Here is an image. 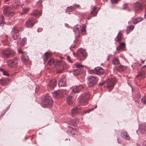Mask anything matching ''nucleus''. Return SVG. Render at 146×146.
I'll return each mask as SVG.
<instances>
[{
  "instance_id": "nucleus-1",
  "label": "nucleus",
  "mask_w": 146,
  "mask_h": 146,
  "mask_svg": "<svg viewBox=\"0 0 146 146\" xmlns=\"http://www.w3.org/2000/svg\"><path fill=\"white\" fill-rule=\"evenodd\" d=\"M47 64L49 65H54V66H59L58 68L60 69L58 70V72H61L62 70H64L66 67L65 63L63 62L56 61L52 58L50 59L47 63Z\"/></svg>"
},
{
  "instance_id": "nucleus-2",
  "label": "nucleus",
  "mask_w": 146,
  "mask_h": 146,
  "mask_svg": "<svg viewBox=\"0 0 146 146\" xmlns=\"http://www.w3.org/2000/svg\"><path fill=\"white\" fill-rule=\"evenodd\" d=\"M90 94L89 92H87L82 94L78 102L79 105L82 106L86 105L88 103V100L90 98Z\"/></svg>"
},
{
  "instance_id": "nucleus-3",
  "label": "nucleus",
  "mask_w": 146,
  "mask_h": 146,
  "mask_svg": "<svg viewBox=\"0 0 146 146\" xmlns=\"http://www.w3.org/2000/svg\"><path fill=\"white\" fill-rule=\"evenodd\" d=\"M53 104V101L51 97L48 95H46L42 101V105L44 108L50 107Z\"/></svg>"
},
{
  "instance_id": "nucleus-4",
  "label": "nucleus",
  "mask_w": 146,
  "mask_h": 146,
  "mask_svg": "<svg viewBox=\"0 0 146 146\" xmlns=\"http://www.w3.org/2000/svg\"><path fill=\"white\" fill-rule=\"evenodd\" d=\"M116 82V80L114 78L108 79L106 82H103L100 84L99 85L101 86L103 85L105 83H106L107 87L109 91L110 92L113 88Z\"/></svg>"
},
{
  "instance_id": "nucleus-5",
  "label": "nucleus",
  "mask_w": 146,
  "mask_h": 146,
  "mask_svg": "<svg viewBox=\"0 0 146 146\" xmlns=\"http://www.w3.org/2000/svg\"><path fill=\"white\" fill-rule=\"evenodd\" d=\"M23 30V27H14L13 31L11 32L12 34L11 38L13 39L14 40H16L17 38L19 35V32L20 31Z\"/></svg>"
},
{
  "instance_id": "nucleus-6",
  "label": "nucleus",
  "mask_w": 146,
  "mask_h": 146,
  "mask_svg": "<svg viewBox=\"0 0 146 146\" xmlns=\"http://www.w3.org/2000/svg\"><path fill=\"white\" fill-rule=\"evenodd\" d=\"M78 58L81 61L84 60L87 56L85 51L82 48H80L77 51Z\"/></svg>"
},
{
  "instance_id": "nucleus-7",
  "label": "nucleus",
  "mask_w": 146,
  "mask_h": 146,
  "mask_svg": "<svg viewBox=\"0 0 146 146\" xmlns=\"http://www.w3.org/2000/svg\"><path fill=\"white\" fill-rule=\"evenodd\" d=\"M15 54V51L9 48L5 49L3 52V54L6 58H10L14 56Z\"/></svg>"
},
{
  "instance_id": "nucleus-8",
  "label": "nucleus",
  "mask_w": 146,
  "mask_h": 146,
  "mask_svg": "<svg viewBox=\"0 0 146 146\" xmlns=\"http://www.w3.org/2000/svg\"><path fill=\"white\" fill-rule=\"evenodd\" d=\"M68 92L65 90H59L52 93L53 97L55 98L61 97L63 94L66 95Z\"/></svg>"
},
{
  "instance_id": "nucleus-9",
  "label": "nucleus",
  "mask_w": 146,
  "mask_h": 146,
  "mask_svg": "<svg viewBox=\"0 0 146 146\" xmlns=\"http://www.w3.org/2000/svg\"><path fill=\"white\" fill-rule=\"evenodd\" d=\"M85 26H83L82 28H81L80 25H77L74 27L73 30L74 32L79 33L81 32L82 35H83L85 34Z\"/></svg>"
},
{
  "instance_id": "nucleus-10",
  "label": "nucleus",
  "mask_w": 146,
  "mask_h": 146,
  "mask_svg": "<svg viewBox=\"0 0 146 146\" xmlns=\"http://www.w3.org/2000/svg\"><path fill=\"white\" fill-rule=\"evenodd\" d=\"M18 61V59L17 57L8 60L7 61V65L9 67H11L13 65L16 66Z\"/></svg>"
},
{
  "instance_id": "nucleus-11",
  "label": "nucleus",
  "mask_w": 146,
  "mask_h": 146,
  "mask_svg": "<svg viewBox=\"0 0 146 146\" xmlns=\"http://www.w3.org/2000/svg\"><path fill=\"white\" fill-rule=\"evenodd\" d=\"M3 13L5 16L9 17L13 15L14 13L12 11V8L9 7H5L3 10Z\"/></svg>"
},
{
  "instance_id": "nucleus-12",
  "label": "nucleus",
  "mask_w": 146,
  "mask_h": 146,
  "mask_svg": "<svg viewBox=\"0 0 146 146\" xmlns=\"http://www.w3.org/2000/svg\"><path fill=\"white\" fill-rule=\"evenodd\" d=\"M88 79L89 82L88 84V86L89 87H91L94 86L97 81L96 78L95 77L93 76L89 77Z\"/></svg>"
},
{
  "instance_id": "nucleus-13",
  "label": "nucleus",
  "mask_w": 146,
  "mask_h": 146,
  "mask_svg": "<svg viewBox=\"0 0 146 146\" xmlns=\"http://www.w3.org/2000/svg\"><path fill=\"white\" fill-rule=\"evenodd\" d=\"M57 84V81L55 79H53L50 80L48 86V88L50 90L54 88Z\"/></svg>"
},
{
  "instance_id": "nucleus-14",
  "label": "nucleus",
  "mask_w": 146,
  "mask_h": 146,
  "mask_svg": "<svg viewBox=\"0 0 146 146\" xmlns=\"http://www.w3.org/2000/svg\"><path fill=\"white\" fill-rule=\"evenodd\" d=\"M80 108L77 107H74L71 110L72 115L73 117L74 116L79 113L80 112Z\"/></svg>"
},
{
  "instance_id": "nucleus-15",
  "label": "nucleus",
  "mask_w": 146,
  "mask_h": 146,
  "mask_svg": "<svg viewBox=\"0 0 146 146\" xmlns=\"http://www.w3.org/2000/svg\"><path fill=\"white\" fill-rule=\"evenodd\" d=\"M139 130L141 133H146V124L145 123L141 124L139 126Z\"/></svg>"
},
{
  "instance_id": "nucleus-16",
  "label": "nucleus",
  "mask_w": 146,
  "mask_h": 146,
  "mask_svg": "<svg viewBox=\"0 0 146 146\" xmlns=\"http://www.w3.org/2000/svg\"><path fill=\"white\" fill-rule=\"evenodd\" d=\"M95 74L97 75H101L103 74L104 73V70L101 67H97L94 68Z\"/></svg>"
},
{
  "instance_id": "nucleus-17",
  "label": "nucleus",
  "mask_w": 146,
  "mask_h": 146,
  "mask_svg": "<svg viewBox=\"0 0 146 146\" xmlns=\"http://www.w3.org/2000/svg\"><path fill=\"white\" fill-rule=\"evenodd\" d=\"M84 87L82 85L76 86L72 90V92L75 93H78L83 89Z\"/></svg>"
},
{
  "instance_id": "nucleus-18",
  "label": "nucleus",
  "mask_w": 146,
  "mask_h": 146,
  "mask_svg": "<svg viewBox=\"0 0 146 146\" xmlns=\"http://www.w3.org/2000/svg\"><path fill=\"white\" fill-rule=\"evenodd\" d=\"M145 71L141 70L139 72L138 75L137 76V78L139 80L144 79L145 77Z\"/></svg>"
},
{
  "instance_id": "nucleus-19",
  "label": "nucleus",
  "mask_w": 146,
  "mask_h": 146,
  "mask_svg": "<svg viewBox=\"0 0 146 146\" xmlns=\"http://www.w3.org/2000/svg\"><path fill=\"white\" fill-rule=\"evenodd\" d=\"M35 23V22L33 19H30L26 22V26L27 27H31L33 26Z\"/></svg>"
},
{
  "instance_id": "nucleus-20",
  "label": "nucleus",
  "mask_w": 146,
  "mask_h": 146,
  "mask_svg": "<svg viewBox=\"0 0 146 146\" xmlns=\"http://www.w3.org/2000/svg\"><path fill=\"white\" fill-rule=\"evenodd\" d=\"M66 78L64 77L62 79L60 80L58 83L59 86H65L66 85Z\"/></svg>"
},
{
  "instance_id": "nucleus-21",
  "label": "nucleus",
  "mask_w": 146,
  "mask_h": 146,
  "mask_svg": "<svg viewBox=\"0 0 146 146\" xmlns=\"http://www.w3.org/2000/svg\"><path fill=\"white\" fill-rule=\"evenodd\" d=\"M121 136L126 140H129L130 139V137L128 133L125 131H122L121 134Z\"/></svg>"
},
{
  "instance_id": "nucleus-22",
  "label": "nucleus",
  "mask_w": 146,
  "mask_h": 146,
  "mask_svg": "<svg viewBox=\"0 0 146 146\" xmlns=\"http://www.w3.org/2000/svg\"><path fill=\"white\" fill-rule=\"evenodd\" d=\"M79 122V119H75L71 120L69 122V123L72 125L74 126H76L77 123Z\"/></svg>"
},
{
  "instance_id": "nucleus-23",
  "label": "nucleus",
  "mask_w": 146,
  "mask_h": 146,
  "mask_svg": "<svg viewBox=\"0 0 146 146\" xmlns=\"http://www.w3.org/2000/svg\"><path fill=\"white\" fill-rule=\"evenodd\" d=\"M134 8L136 11L141 10L142 8V6L139 3H138L135 4Z\"/></svg>"
},
{
  "instance_id": "nucleus-24",
  "label": "nucleus",
  "mask_w": 146,
  "mask_h": 146,
  "mask_svg": "<svg viewBox=\"0 0 146 146\" xmlns=\"http://www.w3.org/2000/svg\"><path fill=\"white\" fill-rule=\"evenodd\" d=\"M84 71L83 70L81 69L75 70L73 74L75 76H78L83 73Z\"/></svg>"
},
{
  "instance_id": "nucleus-25",
  "label": "nucleus",
  "mask_w": 146,
  "mask_h": 146,
  "mask_svg": "<svg viewBox=\"0 0 146 146\" xmlns=\"http://www.w3.org/2000/svg\"><path fill=\"white\" fill-rule=\"evenodd\" d=\"M125 46V44L124 43H120V45L117 48L118 50H124Z\"/></svg>"
},
{
  "instance_id": "nucleus-26",
  "label": "nucleus",
  "mask_w": 146,
  "mask_h": 146,
  "mask_svg": "<svg viewBox=\"0 0 146 146\" xmlns=\"http://www.w3.org/2000/svg\"><path fill=\"white\" fill-rule=\"evenodd\" d=\"M51 55V54L50 53L48 52H45L44 56V62H46Z\"/></svg>"
},
{
  "instance_id": "nucleus-27",
  "label": "nucleus",
  "mask_w": 146,
  "mask_h": 146,
  "mask_svg": "<svg viewBox=\"0 0 146 146\" xmlns=\"http://www.w3.org/2000/svg\"><path fill=\"white\" fill-rule=\"evenodd\" d=\"M42 13L40 11L34 10L33 11V15L37 18L39 17L41 15Z\"/></svg>"
},
{
  "instance_id": "nucleus-28",
  "label": "nucleus",
  "mask_w": 146,
  "mask_h": 146,
  "mask_svg": "<svg viewBox=\"0 0 146 146\" xmlns=\"http://www.w3.org/2000/svg\"><path fill=\"white\" fill-rule=\"evenodd\" d=\"M25 55L23 54L21 57V60L23 62H26L28 60V57Z\"/></svg>"
},
{
  "instance_id": "nucleus-29",
  "label": "nucleus",
  "mask_w": 146,
  "mask_h": 146,
  "mask_svg": "<svg viewBox=\"0 0 146 146\" xmlns=\"http://www.w3.org/2000/svg\"><path fill=\"white\" fill-rule=\"evenodd\" d=\"M21 5V3L20 1H17L16 2L13 3V7L15 9H16L18 7Z\"/></svg>"
},
{
  "instance_id": "nucleus-30",
  "label": "nucleus",
  "mask_w": 146,
  "mask_h": 146,
  "mask_svg": "<svg viewBox=\"0 0 146 146\" xmlns=\"http://www.w3.org/2000/svg\"><path fill=\"white\" fill-rule=\"evenodd\" d=\"M143 20L142 18H138L133 19V23L134 24H137L141 21Z\"/></svg>"
},
{
  "instance_id": "nucleus-31",
  "label": "nucleus",
  "mask_w": 146,
  "mask_h": 146,
  "mask_svg": "<svg viewBox=\"0 0 146 146\" xmlns=\"http://www.w3.org/2000/svg\"><path fill=\"white\" fill-rule=\"evenodd\" d=\"M123 37L122 36V34L121 33H119L117 36V42H119L120 41H121Z\"/></svg>"
},
{
  "instance_id": "nucleus-32",
  "label": "nucleus",
  "mask_w": 146,
  "mask_h": 146,
  "mask_svg": "<svg viewBox=\"0 0 146 146\" xmlns=\"http://www.w3.org/2000/svg\"><path fill=\"white\" fill-rule=\"evenodd\" d=\"M125 69H126V67L122 66H120L117 68V70L120 72L123 71Z\"/></svg>"
},
{
  "instance_id": "nucleus-33",
  "label": "nucleus",
  "mask_w": 146,
  "mask_h": 146,
  "mask_svg": "<svg viewBox=\"0 0 146 146\" xmlns=\"http://www.w3.org/2000/svg\"><path fill=\"white\" fill-rule=\"evenodd\" d=\"M97 12L96 8V7H94L91 12V15L93 16H95L97 15Z\"/></svg>"
},
{
  "instance_id": "nucleus-34",
  "label": "nucleus",
  "mask_w": 146,
  "mask_h": 146,
  "mask_svg": "<svg viewBox=\"0 0 146 146\" xmlns=\"http://www.w3.org/2000/svg\"><path fill=\"white\" fill-rule=\"evenodd\" d=\"M72 96H69L67 98V102L69 105L71 104L72 103Z\"/></svg>"
},
{
  "instance_id": "nucleus-35",
  "label": "nucleus",
  "mask_w": 146,
  "mask_h": 146,
  "mask_svg": "<svg viewBox=\"0 0 146 146\" xmlns=\"http://www.w3.org/2000/svg\"><path fill=\"white\" fill-rule=\"evenodd\" d=\"M4 17L3 15L0 16V25L2 26L3 25L4 22Z\"/></svg>"
},
{
  "instance_id": "nucleus-36",
  "label": "nucleus",
  "mask_w": 146,
  "mask_h": 146,
  "mask_svg": "<svg viewBox=\"0 0 146 146\" xmlns=\"http://www.w3.org/2000/svg\"><path fill=\"white\" fill-rule=\"evenodd\" d=\"M27 38H23L21 42L20 43L21 46H23L25 45L26 43Z\"/></svg>"
},
{
  "instance_id": "nucleus-37",
  "label": "nucleus",
  "mask_w": 146,
  "mask_h": 146,
  "mask_svg": "<svg viewBox=\"0 0 146 146\" xmlns=\"http://www.w3.org/2000/svg\"><path fill=\"white\" fill-rule=\"evenodd\" d=\"M29 8H25L22 9V11L21 12V14H24L26 13L29 10Z\"/></svg>"
},
{
  "instance_id": "nucleus-38",
  "label": "nucleus",
  "mask_w": 146,
  "mask_h": 146,
  "mask_svg": "<svg viewBox=\"0 0 146 146\" xmlns=\"http://www.w3.org/2000/svg\"><path fill=\"white\" fill-rule=\"evenodd\" d=\"M0 84L2 86H6L7 84V81L4 80L2 79L0 80Z\"/></svg>"
},
{
  "instance_id": "nucleus-39",
  "label": "nucleus",
  "mask_w": 146,
  "mask_h": 146,
  "mask_svg": "<svg viewBox=\"0 0 146 146\" xmlns=\"http://www.w3.org/2000/svg\"><path fill=\"white\" fill-rule=\"evenodd\" d=\"M134 28V26L133 25L129 26L127 28V33H128L129 32V31H128V30L131 31Z\"/></svg>"
},
{
  "instance_id": "nucleus-40",
  "label": "nucleus",
  "mask_w": 146,
  "mask_h": 146,
  "mask_svg": "<svg viewBox=\"0 0 146 146\" xmlns=\"http://www.w3.org/2000/svg\"><path fill=\"white\" fill-rule=\"evenodd\" d=\"M97 107V106L96 105L95 106V108H96ZM95 108H92L90 109H88L87 110H85L84 111V113H89L90 111H93Z\"/></svg>"
},
{
  "instance_id": "nucleus-41",
  "label": "nucleus",
  "mask_w": 146,
  "mask_h": 146,
  "mask_svg": "<svg viewBox=\"0 0 146 146\" xmlns=\"http://www.w3.org/2000/svg\"><path fill=\"white\" fill-rule=\"evenodd\" d=\"M113 63L115 64H117L119 63V61L118 58H114L113 61Z\"/></svg>"
},
{
  "instance_id": "nucleus-42",
  "label": "nucleus",
  "mask_w": 146,
  "mask_h": 146,
  "mask_svg": "<svg viewBox=\"0 0 146 146\" xmlns=\"http://www.w3.org/2000/svg\"><path fill=\"white\" fill-rule=\"evenodd\" d=\"M75 66L78 68H83L84 67V66L78 63H76L74 64Z\"/></svg>"
},
{
  "instance_id": "nucleus-43",
  "label": "nucleus",
  "mask_w": 146,
  "mask_h": 146,
  "mask_svg": "<svg viewBox=\"0 0 146 146\" xmlns=\"http://www.w3.org/2000/svg\"><path fill=\"white\" fill-rule=\"evenodd\" d=\"M18 52L19 53L22 54V55L23 54H26L25 52L23 51L20 48L18 49Z\"/></svg>"
},
{
  "instance_id": "nucleus-44",
  "label": "nucleus",
  "mask_w": 146,
  "mask_h": 146,
  "mask_svg": "<svg viewBox=\"0 0 146 146\" xmlns=\"http://www.w3.org/2000/svg\"><path fill=\"white\" fill-rule=\"evenodd\" d=\"M141 102L145 104H146V96L143 97L141 100Z\"/></svg>"
},
{
  "instance_id": "nucleus-45",
  "label": "nucleus",
  "mask_w": 146,
  "mask_h": 146,
  "mask_svg": "<svg viewBox=\"0 0 146 146\" xmlns=\"http://www.w3.org/2000/svg\"><path fill=\"white\" fill-rule=\"evenodd\" d=\"M74 7L72 6H70L69 7H68L67 8V10L69 11V12H70L72 10L74 9Z\"/></svg>"
},
{
  "instance_id": "nucleus-46",
  "label": "nucleus",
  "mask_w": 146,
  "mask_h": 146,
  "mask_svg": "<svg viewBox=\"0 0 146 146\" xmlns=\"http://www.w3.org/2000/svg\"><path fill=\"white\" fill-rule=\"evenodd\" d=\"M111 2L112 3H117L120 0H111Z\"/></svg>"
},
{
  "instance_id": "nucleus-47",
  "label": "nucleus",
  "mask_w": 146,
  "mask_h": 146,
  "mask_svg": "<svg viewBox=\"0 0 146 146\" xmlns=\"http://www.w3.org/2000/svg\"><path fill=\"white\" fill-rule=\"evenodd\" d=\"M78 132V131L75 130L74 129H73V130H72L71 133L73 135H76V134H77Z\"/></svg>"
},
{
  "instance_id": "nucleus-48",
  "label": "nucleus",
  "mask_w": 146,
  "mask_h": 146,
  "mask_svg": "<svg viewBox=\"0 0 146 146\" xmlns=\"http://www.w3.org/2000/svg\"><path fill=\"white\" fill-rule=\"evenodd\" d=\"M89 72L90 74H95V70H89Z\"/></svg>"
},
{
  "instance_id": "nucleus-49",
  "label": "nucleus",
  "mask_w": 146,
  "mask_h": 146,
  "mask_svg": "<svg viewBox=\"0 0 146 146\" xmlns=\"http://www.w3.org/2000/svg\"><path fill=\"white\" fill-rule=\"evenodd\" d=\"M3 74L4 75H5L6 76H8L9 75V74H8V73L5 70L3 71Z\"/></svg>"
},
{
  "instance_id": "nucleus-50",
  "label": "nucleus",
  "mask_w": 146,
  "mask_h": 146,
  "mask_svg": "<svg viewBox=\"0 0 146 146\" xmlns=\"http://www.w3.org/2000/svg\"><path fill=\"white\" fill-rule=\"evenodd\" d=\"M67 60L70 62L72 63V60H71L70 57L69 56H67Z\"/></svg>"
},
{
  "instance_id": "nucleus-51",
  "label": "nucleus",
  "mask_w": 146,
  "mask_h": 146,
  "mask_svg": "<svg viewBox=\"0 0 146 146\" xmlns=\"http://www.w3.org/2000/svg\"><path fill=\"white\" fill-rule=\"evenodd\" d=\"M140 94H136L135 97V98H137V99H139L140 98Z\"/></svg>"
},
{
  "instance_id": "nucleus-52",
  "label": "nucleus",
  "mask_w": 146,
  "mask_h": 146,
  "mask_svg": "<svg viewBox=\"0 0 146 146\" xmlns=\"http://www.w3.org/2000/svg\"><path fill=\"white\" fill-rule=\"evenodd\" d=\"M123 9H125L128 7V4H127L125 3L123 5Z\"/></svg>"
},
{
  "instance_id": "nucleus-53",
  "label": "nucleus",
  "mask_w": 146,
  "mask_h": 146,
  "mask_svg": "<svg viewBox=\"0 0 146 146\" xmlns=\"http://www.w3.org/2000/svg\"><path fill=\"white\" fill-rule=\"evenodd\" d=\"M5 70H3V69L1 68H0V71L1 72L3 73V71H4Z\"/></svg>"
},
{
  "instance_id": "nucleus-54",
  "label": "nucleus",
  "mask_w": 146,
  "mask_h": 146,
  "mask_svg": "<svg viewBox=\"0 0 146 146\" xmlns=\"http://www.w3.org/2000/svg\"><path fill=\"white\" fill-rule=\"evenodd\" d=\"M74 6L76 7H79L80 5H74Z\"/></svg>"
},
{
  "instance_id": "nucleus-55",
  "label": "nucleus",
  "mask_w": 146,
  "mask_h": 146,
  "mask_svg": "<svg viewBox=\"0 0 146 146\" xmlns=\"http://www.w3.org/2000/svg\"><path fill=\"white\" fill-rule=\"evenodd\" d=\"M30 0H27V2L28 3H31V1H30Z\"/></svg>"
},
{
  "instance_id": "nucleus-56",
  "label": "nucleus",
  "mask_w": 146,
  "mask_h": 146,
  "mask_svg": "<svg viewBox=\"0 0 146 146\" xmlns=\"http://www.w3.org/2000/svg\"><path fill=\"white\" fill-rule=\"evenodd\" d=\"M144 62H145L144 61H143V60H141V63H142V64L144 63Z\"/></svg>"
},
{
  "instance_id": "nucleus-57",
  "label": "nucleus",
  "mask_w": 146,
  "mask_h": 146,
  "mask_svg": "<svg viewBox=\"0 0 146 146\" xmlns=\"http://www.w3.org/2000/svg\"><path fill=\"white\" fill-rule=\"evenodd\" d=\"M146 67V64L144 66H143L142 68H145Z\"/></svg>"
},
{
  "instance_id": "nucleus-58",
  "label": "nucleus",
  "mask_w": 146,
  "mask_h": 146,
  "mask_svg": "<svg viewBox=\"0 0 146 146\" xmlns=\"http://www.w3.org/2000/svg\"><path fill=\"white\" fill-rule=\"evenodd\" d=\"M91 17H90V18H88V19H90V18H91Z\"/></svg>"
},
{
  "instance_id": "nucleus-59",
  "label": "nucleus",
  "mask_w": 146,
  "mask_h": 146,
  "mask_svg": "<svg viewBox=\"0 0 146 146\" xmlns=\"http://www.w3.org/2000/svg\"><path fill=\"white\" fill-rule=\"evenodd\" d=\"M35 92H37V91H36V90H35Z\"/></svg>"
},
{
  "instance_id": "nucleus-60",
  "label": "nucleus",
  "mask_w": 146,
  "mask_h": 146,
  "mask_svg": "<svg viewBox=\"0 0 146 146\" xmlns=\"http://www.w3.org/2000/svg\"><path fill=\"white\" fill-rule=\"evenodd\" d=\"M108 59H109V57H108V58H107V60H108Z\"/></svg>"
},
{
  "instance_id": "nucleus-61",
  "label": "nucleus",
  "mask_w": 146,
  "mask_h": 146,
  "mask_svg": "<svg viewBox=\"0 0 146 146\" xmlns=\"http://www.w3.org/2000/svg\"><path fill=\"white\" fill-rule=\"evenodd\" d=\"M145 146H146V143H145Z\"/></svg>"
},
{
  "instance_id": "nucleus-62",
  "label": "nucleus",
  "mask_w": 146,
  "mask_h": 146,
  "mask_svg": "<svg viewBox=\"0 0 146 146\" xmlns=\"http://www.w3.org/2000/svg\"><path fill=\"white\" fill-rule=\"evenodd\" d=\"M140 146V145H138V146Z\"/></svg>"
},
{
  "instance_id": "nucleus-63",
  "label": "nucleus",
  "mask_w": 146,
  "mask_h": 146,
  "mask_svg": "<svg viewBox=\"0 0 146 146\" xmlns=\"http://www.w3.org/2000/svg\"><path fill=\"white\" fill-rule=\"evenodd\" d=\"M140 146V145H138V146Z\"/></svg>"
},
{
  "instance_id": "nucleus-64",
  "label": "nucleus",
  "mask_w": 146,
  "mask_h": 146,
  "mask_svg": "<svg viewBox=\"0 0 146 146\" xmlns=\"http://www.w3.org/2000/svg\"><path fill=\"white\" fill-rule=\"evenodd\" d=\"M140 146V145H138V146Z\"/></svg>"
}]
</instances>
